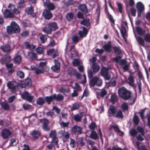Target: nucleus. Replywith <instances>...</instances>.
I'll use <instances>...</instances> for the list:
<instances>
[{
	"instance_id": "1",
	"label": "nucleus",
	"mask_w": 150,
	"mask_h": 150,
	"mask_svg": "<svg viewBox=\"0 0 150 150\" xmlns=\"http://www.w3.org/2000/svg\"><path fill=\"white\" fill-rule=\"evenodd\" d=\"M7 32L9 35L14 33H18L20 32L19 26L14 22H12L11 25L6 28Z\"/></svg>"
},
{
	"instance_id": "2",
	"label": "nucleus",
	"mask_w": 150,
	"mask_h": 150,
	"mask_svg": "<svg viewBox=\"0 0 150 150\" xmlns=\"http://www.w3.org/2000/svg\"><path fill=\"white\" fill-rule=\"evenodd\" d=\"M118 93L120 96L125 100L129 99L131 97L130 92L124 87L119 89Z\"/></svg>"
},
{
	"instance_id": "3",
	"label": "nucleus",
	"mask_w": 150,
	"mask_h": 150,
	"mask_svg": "<svg viewBox=\"0 0 150 150\" xmlns=\"http://www.w3.org/2000/svg\"><path fill=\"white\" fill-rule=\"evenodd\" d=\"M39 122L42 124V129L45 131H49L50 130V128L48 126L50 123L49 120L46 118H43L40 120Z\"/></svg>"
},
{
	"instance_id": "4",
	"label": "nucleus",
	"mask_w": 150,
	"mask_h": 150,
	"mask_svg": "<svg viewBox=\"0 0 150 150\" xmlns=\"http://www.w3.org/2000/svg\"><path fill=\"white\" fill-rule=\"evenodd\" d=\"M7 86L9 89H11V92H14L18 88V84L16 81H9L7 83Z\"/></svg>"
},
{
	"instance_id": "5",
	"label": "nucleus",
	"mask_w": 150,
	"mask_h": 150,
	"mask_svg": "<svg viewBox=\"0 0 150 150\" xmlns=\"http://www.w3.org/2000/svg\"><path fill=\"white\" fill-rule=\"evenodd\" d=\"M12 132L8 129L5 128L2 129L1 134L2 138L4 139H7L11 135Z\"/></svg>"
},
{
	"instance_id": "6",
	"label": "nucleus",
	"mask_w": 150,
	"mask_h": 150,
	"mask_svg": "<svg viewBox=\"0 0 150 150\" xmlns=\"http://www.w3.org/2000/svg\"><path fill=\"white\" fill-rule=\"evenodd\" d=\"M136 8L137 10V16L141 17L142 13L144 9V6L142 2H138L137 4Z\"/></svg>"
},
{
	"instance_id": "7",
	"label": "nucleus",
	"mask_w": 150,
	"mask_h": 150,
	"mask_svg": "<svg viewBox=\"0 0 150 150\" xmlns=\"http://www.w3.org/2000/svg\"><path fill=\"white\" fill-rule=\"evenodd\" d=\"M30 135L33 140H37L40 136L41 133L38 130H33L30 132Z\"/></svg>"
},
{
	"instance_id": "8",
	"label": "nucleus",
	"mask_w": 150,
	"mask_h": 150,
	"mask_svg": "<svg viewBox=\"0 0 150 150\" xmlns=\"http://www.w3.org/2000/svg\"><path fill=\"white\" fill-rule=\"evenodd\" d=\"M47 54L51 56L54 58L59 56V54L57 50H55L54 48L50 49L47 52Z\"/></svg>"
},
{
	"instance_id": "9",
	"label": "nucleus",
	"mask_w": 150,
	"mask_h": 150,
	"mask_svg": "<svg viewBox=\"0 0 150 150\" xmlns=\"http://www.w3.org/2000/svg\"><path fill=\"white\" fill-rule=\"evenodd\" d=\"M44 6L47 8V10L50 11H53L55 8V6L53 3H50L49 0H46L44 2Z\"/></svg>"
},
{
	"instance_id": "10",
	"label": "nucleus",
	"mask_w": 150,
	"mask_h": 150,
	"mask_svg": "<svg viewBox=\"0 0 150 150\" xmlns=\"http://www.w3.org/2000/svg\"><path fill=\"white\" fill-rule=\"evenodd\" d=\"M54 65L51 67V69L54 71L58 73L60 71V62L57 59L54 60Z\"/></svg>"
},
{
	"instance_id": "11",
	"label": "nucleus",
	"mask_w": 150,
	"mask_h": 150,
	"mask_svg": "<svg viewBox=\"0 0 150 150\" xmlns=\"http://www.w3.org/2000/svg\"><path fill=\"white\" fill-rule=\"evenodd\" d=\"M42 16L45 19L49 20L52 18L53 15L50 11L47 10V9H45L42 12Z\"/></svg>"
},
{
	"instance_id": "12",
	"label": "nucleus",
	"mask_w": 150,
	"mask_h": 150,
	"mask_svg": "<svg viewBox=\"0 0 150 150\" xmlns=\"http://www.w3.org/2000/svg\"><path fill=\"white\" fill-rule=\"evenodd\" d=\"M72 131L74 134L78 135L82 133V128L77 125L74 126L72 128Z\"/></svg>"
},
{
	"instance_id": "13",
	"label": "nucleus",
	"mask_w": 150,
	"mask_h": 150,
	"mask_svg": "<svg viewBox=\"0 0 150 150\" xmlns=\"http://www.w3.org/2000/svg\"><path fill=\"white\" fill-rule=\"evenodd\" d=\"M116 109L114 105H110L108 110V113L109 117H114L116 112Z\"/></svg>"
},
{
	"instance_id": "14",
	"label": "nucleus",
	"mask_w": 150,
	"mask_h": 150,
	"mask_svg": "<svg viewBox=\"0 0 150 150\" xmlns=\"http://www.w3.org/2000/svg\"><path fill=\"white\" fill-rule=\"evenodd\" d=\"M79 10L84 14L87 13L88 11L86 5L84 4H81L78 6Z\"/></svg>"
},
{
	"instance_id": "15",
	"label": "nucleus",
	"mask_w": 150,
	"mask_h": 150,
	"mask_svg": "<svg viewBox=\"0 0 150 150\" xmlns=\"http://www.w3.org/2000/svg\"><path fill=\"white\" fill-rule=\"evenodd\" d=\"M82 29V31L81 30H79L78 33L80 38H81L86 37L89 31V30H88L85 27H83Z\"/></svg>"
},
{
	"instance_id": "16",
	"label": "nucleus",
	"mask_w": 150,
	"mask_h": 150,
	"mask_svg": "<svg viewBox=\"0 0 150 150\" xmlns=\"http://www.w3.org/2000/svg\"><path fill=\"white\" fill-rule=\"evenodd\" d=\"M89 18H86L80 22V24L83 25L88 28V30L90 28L91 23L90 22Z\"/></svg>"
},
{
	"instance_id": "17",
	"label": "nucleus",
	"mask_w": 150,
	"mask_h": 150,
	"mask_svg": "<svg viewBox=\"0 0 150 150\" xmlns=\"http://www.w3.org/2000/svg\"><path fill=\"white\" fill-rule=\"evenodd\" d=\"M23 83L22 87H27L28 88H30L31 86L32 81L31 79L28 78L25 79Z\"/></svg>"
},
{
	"instance_id": "18",
	"label": "nucleus",
	"mask_w": 150,
	"mask_h": 150,
	"mask_svg": "<svg viewBox=\"0 0 150 150\" xmlns=\"http://www.w3.org/2000/svg\"><path fill=\"white\" fill-rule=\"evenodd\" d=\"M0 49L4 52H8L11 50V46L9 44H6L0 47Z\"/></svg>"
},
{
	"instance_id": "19",
	"label": "nucleus",
	"mask_w": 150,
	"mask_h": 150,
	"mask_svg": "<svg viewBox=\"0 0 150 150\" xmlns=\"http://www.w3.org/2000/svg\"><path fill=\"white\" fill-rule=\"evenodd\" d=\"M54 100L57 101H62L64 100V96L60 94L57 95L54 93L53 94Z\"/></svg>"
},
{
	"instance_id": "20",
	"label": "nucleus",
	"mask_w": 150,
	"mask_h": 150,
	"mask_svg": "<svg viewBox=\"0 0 150 150\" xmlns=\"http://www.w3.org/2000/svg\"><path fill=\"white\" fill-rule=\"evenodd\" d=\"M112 49L114 54L116 55H120L122 53V50L119 46H113Z\"/></svg>"
},
{
	"instance_id": "21",
	"label": "nucleus",
	"mask_w": 150,
	"mask_h": 150,
	"mask_svg": "<svg viewBox=\"0 0 150 150\" xmlns=\"http://www.w3.org/2000/svg\"><path fill=\"white\" fill-rule=\"evenodd\" d=\"M128 80L129 81L128 83L129 85L135 88L136 86H135L134 83V80L133 77L132 75H130L128 78Z\"/></svg>"
},
{
	"instance_id": "22",
	"label": "nucleus",
	"mask_w": 150,
	"mask_h": 150,
	"mask_svg": "<svg viewBox=\"0 0 150 150\" xmlns=\"http://www.w3.org/2000/svg\"><path fill=\"white\" fill-rule=\"evenodd\" d=\"M136 31L139 35L142 36L145 34L146 31L142 28L139 26H136Z\"/></svg>"
},
{
	"instance_id": "23",
	"label": "nucleus",
	"mask_w": 150,
	"mask_h": 150,
	"mask_svg": "<svg viewBox=\"0 0 150 150\" xmlns=\"http://www.w3.org/2000/svg\"><path fill=\"white\" fill-rule=\"evenodd\" d=\"M51 32L52 31H54L58 29L57 24L55 22H52L48 24Z\"/></svg>"
},
{
	"instance_id": "24",
	"label": "nucleus",
	"mask_w": 150,
	"mask_h": 150,
	"mask_svg": "<svg viewBox=\"0 0 150 150\" xmlns=\"http://www.w3.org/2000/svg\"><path fill=\"white\" fill-rule=\"evenodd\" d=\"M4 16L5 17L12 18L14 16L13 13L11 12L9 10L6 9L4 13Z\"/></svg>"
},
{
	"instance_id": "25",
	"label": "nucleus",
	"mask_w": 150,
	"mask_h": 150,
	"mask_svg": "<svg viewBox=\"0 0 150 150\" xmlns=\"http://www.w3.org/2000/svg\"><path fill=\"white\" fill-rule=\"evenodd\" d=\"M76 70L72 67H69L67 70L68 74L70 76H72L74 75Z\"/></svg>"
},
{
	"instance_id": "26",
	"label": "nucleus",
	"mask_w": 150,
	"mask_h": 150,
	"mask_svg": "<svg viewBox=\"0 0 150 150\" xmlns=\"http://www.w3.org/2000/svg\"><path fill=\"white\" fill-rule=\"evenodd\" d=\"M115 117L118 119H122L124 117L122 111L121 110H117L115 115Z\"/></svg>"
},
{
	"instance_id": "27",
	"label": "nucleus",
	"mask_w": 150,
	"mask_h": 150,
	"mask_svg": "<svg viewBox=\"0 0 150 150\" xmlns=\"http://www.w3.org/2000/svg\"><path fill=\"white\" fill-rule=\"evenodd\" d=\"M107 94V92L106 90L104 89H102L101 90L100 93L97 94V97L98 98H100V96L103 98Z\"/></svg>"
},
{
	"instance_id": "28",
	"label": "nucleus",
	"mask_w": 150,
	"mask_h": 150,
	"mask_svg": "<svg viewBox=\"0 0 150 150\" xmlns=\"http://www.w3.org/2000/svg\"><path fill=\"white\" fill-rule=\"evenodd\" d=\"M36 102L38 105L42 106L45 104V100L42 97H39L36 100Z\"/></svg>"
},
{
	"instance_id": "29",
	"label": "nucleus",
	"mask_w": 150,
	"mask_h": 150,
	"mask_svg": "<svg viewBox=\"0 0 150 150\" xmlns=\"http://www.w3.org/2000/svg\"><path fill=\"white\" fill-rule=\"evenodd\" d=\"M45 102L46 101L48 105L50 104L51 102L54 100L53 95L50 96H46L45 97Z\"/></svg>"
},
{
	"instance_id": "30",
	"label": "nucleus",
	"mask_w": 150,
	"mask_h": 150,
	"mask_svg": "<svg viewBox=\"0 0 150 150\" xmlns=\"http://www.w3.org/2000/svg\"><path fill=\"white\" fill-rule=\"evenodd\" d=\"M92 69L94 73H97L100 70L99 66L96 63H94L92 64Z\"/></svg>"
},
{
	"instance_id": "31",
	"label": "nucleus",
	"mask_w": 150,
	"mask_h": 150,
	"mask_svg": "<svg viewBox=\"0 0 150 150\" xmlns=\"http://www.w3.org/2000/svg\"><path fill=\"white\" fill-rule=\"evenodd\" d=\"M98 79V77L97 76H95L91 79L90 81L91 86L92 87H94L96 85Z\"/></svg>"
},
{
	"instance_id": "32",
	"label": "nucleus",
	"mask_w": 150,
	"mask_h": 150,
	"mask_svg": "<svg viewBox=\"0 0 150 150\" xmlns=\"http://www.w3.org/2000/svg\"><path fill=\"white\" fill-rule=\"evenodd\" d=\"M90 137L91 139L96 140L99 139L98 134L94 131H93L91 132Z\"/></svg>"
},
{
	"instance_id": "33",
	"label": "nucleus",
	"mask_w": 150,
	"mask_h": 150,
	"mask_svg": "<svg viewBox=\"0 0 150 150\" xmlns=\"http://www.w3.org/2000/svg\"><path fill=\"white\" fill-rule=\"evenodd\" d=\"M79 103L78 102H75L72 104V106L71 107L70 110L71 111L77 110L79 109Z\"/></svg>"
},
{
	"instance_id": "34",
	"label": "nucleus",
	"mask_w": 150,
	"mask_h": 150,
	"mask_svg": "<svg viewBox=\"0 0 150 150\" xmlns=\"http://www.w3.org/2000/svg\"><path fill=\"white\" fill-rule=\"evenodd\" d=\"M107 18L109 19V21L111 23V24L113 25H115V21L113 16L110 13H108V14L106 15Z\"/></svg>"
},
{
	"instance_id": "35",
	"label": "nucleus",
	"mask_w": 150,
	"mask_h": 150,
	"mask_svg": "<svg viewBox=\"0 0 150 150\" xmlns=\"http://www.w3.org/2000/svg\"><path fill=\"white\" fill-rule=\"evenodd\" d=\"M72 41L76 44H77L80 40L79 37L76 35H73L71 37Z\"/></svg>"
},
{
	"instance_id": "36",
	"label": "nucleus",
	"mask_w": 150,
	"mask_h": 150,
	"mask_svg": "<svg viewBox=\"0 0 150 150\" xmlns=\"http://www.w3.org/2000/svg\"><path fill=\"white\" fill-rule=\"evenodd\" d=\"M74 13L72 12L67 13L66 15V18L69 21H71L74 18Z\"/></svg>"
},
{
	"instance_id": "37",
	"label": "nucleus",
	"mask_w": 150,
	"mask_h": 150,
	"mask_svg": "<svg viewBox=\"0 0 150 150\" xmlns=\"http://www.w3.org/2000/svg\"><path fill=\"white\" fill-rule=\"evenodd\" d=\"M112 46L108 45L106 44H105L103 47V48L104 49V50L107 52L108 53H110L111 52L112 50Z\"/></svg>"
},
{
	"instance_id": "38",
	"label": "nucleus",
	"mask_w": 150,
	"mask_h": 150,
	"mask_svg": "<svg viewBox=\"0 0 150 150\" xmlns=\"http://www.w3.org/2000/svg\"><path fill=\"white\" fill-rule=\"evenodd\" d=\"M137 40L139 44L141 46L144 47L145 46L144 40L140 36H138L137 38Z\"/></svg>"
},
{
	"instance_id": "39",
	"label": "nucleus",
	"mask_w": 150,
	"mask_h": 150,
	"mask_svg": "<svg viewBox=\"0 0 150 150\" xmlns=\"http://www.w3.org/2000/svg\"><path fill=\"white\" fill-rule=\"evenodd\" d=\"M25 11L28 14H32L34 13L33 8L32 6L27 7L25 9Z\"/></svg>"
},
{
	"instance_id": "40",
	"label": "nucleus",
	"mask_w": 150,
	"mask_h": 150,
	"mask_svg": "<svg viewBox=\"0 0 150 150\" xmlns=\"http://www.w3.org/2000/svg\"><path fill=\"white\" fill-rule=\"evenodd\" d=\"M22 58L20 55H18L14 58V62L16 64H19L21 62Z\"/></svg>"
},
{
	"instance_id": "41",
	"label": "nucleus",
	"mask_w": 150,
	"mask_h": 150,
	"mask_svg": "<svg viewBox=\"0 0 150 150\" xmlns=\"http://www.w3.org/2000/svg\"><path fill=\"white\" fill-rule=\"evenodd\" d=\"M121 108L123 112L128 110L129 106L127 103H123L121 105Z\"/></svg>"
},
{
	"instance_id": "42",
	"label": "nucleus",
	"mask_w": 150,
	"mask_h": 150,
	"mask_svg": "<svg viewBox=\"0 0 150 150\" xmlns=\"http://www.w3.org/2000/svg\"><path fill=\"white\" fill-rule=\"evenodd\" d=\"M120 32L122 37H124L125 36H126L127 34L126 29V28L123 25L121 26Z\"/></svg>"
},
{
	"instance_id": "43",
	"label": "nucleus",
	"mask_w": 150,
	"mask_h": 150,
	"mask_svg": "<svg viewBox=\"0 0 150 150\" xmlns=\"http://www.w3.org/2000/svg\"><path fill=\"white\" fill-rule=\"evenodd\" d=\"M137 132L140 133L142 135L144 136L145 134V132L144 129L140 126H138L137 127Z\"/></svg>"
},
{
	"instance_id": "44",
	"label": "nucleus",
	"mask_w": 150,
	"mask_h": 150,
	"mask_svg": "<svg viewBox=\"0 0 150 150\" xmlns=\"http://www.w3.org/2000/svg\"><path fill=\"white\" fill-rule=\"evenodd\" d=\"M1 107L4 109L5 110H7L9 109L10 107L8 104L5 102H2L1 104Z\"/></svg>"
},
{
	"instance_id": "45",
	"label": "nucleus",
	"mask_w": 150,
	"mask_h": 150,
	"mask_svg": "<svg viewBox=\"0 0 150 150\" xmlns=\"http://www.w3.org/2000/svg\"><path fill=\"white\" fill-rule=\"evenodd\" d=\"M108 73V69L105 67H103L101 70L100 74L103 76Z\"/></svg>"
},
{
	"instance_id": "46",
	"label": "nucleus",
	"mask_w": 150,
	"mask_h": 150,
	"mask_svg": "<svg viewBox=\"0 0 150 150\" xmlns=\"http://www.w3.org/2000/svg\"><path fill=\"white\" fill-rule=\"evenodd\" d=\"M27 0H20L19 2L18 3V8H21L24 7L25 3L26 2Z\"/></svg>"
},
{
	"instance_id": "47",
	"label": "nucleus",
	"mask_w": 150,
	"mask_h": 150,
	"mask_svg": "<svg viewBox=\"0 0 150 150\" xmlns=\"http://www.w3.org/2000/svg\"><path fill=\"white\" fill-rule=\"evenodd\" d=\"M41 43L42 44L45 43L47 40V38L46 37L45 35L42 34L39 37Z\"/></svg>"
},
{
	"instance_id": "48",
	"label": "nucleus",
	"mask_w": 150,
	"mask_h": 150,
	"mask_svg": "<svg viewBox=\"0 0 150 150\" xmlns=\"http://www.w3.org/2000/svg\"><path fill=\"white\" fill-rule=\"evenodd\" d=\"M27 55L30 58L32 59H34L37 56L36 53H33L30 51L28 52Z\"/></svg>"
},
{
	"instance_id": "49",
	"label": "nucleus",
	"mask_w": 150,
	"mask_h": 150,
	"mask_svg": "<svg viewBox=\"0 0 150 150\" xmlns=\"http://www.w3.org/2000/svg\"><path fill=\"white\" fill-rule=\"evenodd\" d=\"M42 31L47 34H50L52 33L51 30L48 25L47 27L46 26L44 27L42 29Z\"/></svg>"
},
{
	"instance_id": "50",
	"label": "nucleus",
	"mask_w": 150,
	"mask_h": 150,
	"mask_svg": "<svg viewBox=\"0 0 150 150\" xmlns=\"http://www.w3.org/2000/svg\"><path fill=\"white\" fill-rule=\"evenodd\" d=\"M111 127L113 128L114 129V131L115 132L117 133H119L120 132L122 133V135H123V133L121 132L120 130L119 129L118 126L117 125H112L111 126Z\"/></svg>"
},
{
	"instance_id": "51",
	"label": "nucleus",
	"mask_w": 150,
	"mask_h": 150,
	"mask_svg": "<svg viewBox=\"0 0 150 150\" xmlns=\"http://www.w3.org/2000/svg\"><path fill=\"white\" fill-rule=\"evenodd\" d=\"M133 121L134 124L135 125H138L139 121V120L137 115L136 114L134 115V117L133 118Z\"/></svg>"
},
{
	"instance_id": "52",
	"label": "nucleus",
	"mask_w": 150,
	"mask_h": 150,
	"mask_svg": "<svg viewBox=\"0 0 150 150\" xmlns=\"http://www.w3.org/2000/svg\"><path fill=\"white\" fill-rule=\"evenodd\" d=\"M57 132L55 130H52L50 133L49 137L51 138H52L57 137Z\"/></svg>"
},
{
	"instance_id": "53",
	"label": "nucleus",
	"mask_w": 150,
	"mask_h": 150,
	"mask_svg": "<svg viewBox=\"0 0 150 150\" xmlns=\"http://www.w3.org/2000/svg\"><path fill=\"white\" fill-rule=\"evenodd\" d=\"M29 94L28 91H24L21 94V97L23 99L25 100Z\"/></svg>"
},
{
	"instance_id": "54",
	"label": "nucleus",
	"mask_w": 150,
	"mask_h": 150,
	"mask_svg": "<svg viewBox=\"0 0 150 150\" xmlns=\"http://www.w3.org/2000/svg\"><path fill=\"white\" fill-rule=\"evenodd\" d=\"M129 134L132 136L134 137L137 134V132L134 129H132L129 131Z\"/></svg>"
},
{
	"instance_id": "55",
	"label": "nucleus",
	"mask_w": 150,
	"mask_h": 150,
	"mask_svg": "<svg viewBox=\"0 0 150 150\" xmlns=\"http://www.w3.org/2000/svg\"><path fill=\"white\" fill-rule=\"evenodd\" d=\"M144 40L146 42H150V34L149 33H146L144 36Z\"/></svg>"
},
{
	"instance_id": "56",
	"label": "nucleus",
	"mask_w": 150,
	"mask_h": 150,
	"mask_svg": "<svg viewBox=\"0 0 150 150\" xmlns=\"http://www.w3.org/2000/svg\"><path fill=\"white\" fill-rule=\"evenodd\" d=\"M59 91L61 93H65L69 92V91L68 88L61 87L59 89Z\"/></svg>"
},
{
	"instance_id": "57",
	"label": "nucleus",
	"mask_w": 150,
	"mask_h": 150,
	"mask_svg": "<svg viewBox=\"0 0 150 150\" xmlns=\"http://www.w3.org/2000/svg\"><path fill=\"white\" fill-rule=\"evenodd\" d=\"M81 117L78 114H76L74 116V119L77 122H80L81 120Z\"/></svg>"
},
{
	"instance_id": "58",
	"label": "nucleus",
	"mask_w": 150,
	"mask_h": 150,
	"mask_svg": "<svg viewBox=\"0 0 150 150\" xmlns=\"http://www.w3.org/2000/svg\"><path fill=\"white\" fill-rule=\"evenodd\" d=\"M52 139V143L53 145V146L57 145L58 142V138L56 137Z\"/></svg>"
},
{
	"instance_id": "59",
	"label": "nucleus",
	"mask_w": 150,
	"mask_h": 150,
	"mask_svg": "<svg viewBox=\"0 0 150 150\" xmlns=\"http://www.w3.org/2000/svg\"><path fill=\"white\" fill-rule=\"evenodd\" d=\"M117 99V96L114 94L112 95L111 96V101L113 104H115L116 102V100Z\"/></svg>"
},
{
	"instance_id": "60",
	"label": "nucleus",
	"mask_w": 150,
	"mask_h": 150,
	"mask_svg": "<svg viewBox=\"0 0 150 150\" xmlns=\"http://www.w3.org/2000/svg\"><path fill=\"white\" fill-rule=\"evenodd\" d=\"M16 98L15 96H12L8 98V102L9 103H12L15 100Z\"/></svg>"
},
{
	"instance_id": "61",
	"label": "nucleus",
	"mask_w": 150,
	"mask_h": 150,
	"mask_svg": "<svg viewBox=\"0 0 150 150\" xmlns=\"http://www.w3.org/2000/svg\"><path fill=\"white\" fill-rule=\"evenodd\" d=\"M96 127V123L92 122L89 125V127L91 130H94Z\"/></svg>"
},
{
	"instance_id": "62",
	"label": "nucleus",
	"mask_w": 150,
	"mask_h": 150,
	"mask_svg": "<svg viewBox=\"0 0 150 150\" xmlns=\"http://www.w3.org/2000/svg\"><path fill=\"white\" fill-rule=\"evenodd\" d=\"M75 90L78 91H81V88L79 85L77 83H75Z\"/></svg>"
},
{
	"instance_id": "63",
	"label": "nucleus",
	"mask_w": 150,
	"mask_h": 150,
	"mask_svg": "<svg viewBox=\"0 0 150 150\" xmlns=\"http://www.w3.org/2000/svg\"><path fill=\"white\" fill-rule=\"evenodd\" d=\"M72 64L74 66L76 67L80 65V63L78 59H75L74 60Z\"/></svg>"
},
{
	"instance_id": "64",
	"label": "nucleus",
	"mask_w": 150,
	"mask_h": 150,
	"mask_svg": "<svg viewBox=\"0 0 150 150\" xmlns=\"http://www.w3.org/2000/svg\"><path fill=\"white\" fill-rule=\"evenodd\" d=\"M84 138L83 137H81L79 138V141L80 143V145L81 146H84L85 144V143L84 142Z\"/></svg>"
}]
</instances>
